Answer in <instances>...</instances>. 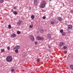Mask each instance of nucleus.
Listing matches in <instances>:
<instances>
[{
  "label": "nucleus",
  "instance_id": "7",
  "mask_svg": "<svg viewBox=\"0 0 73 73\" xmlns=\"http://www.w3.org/2000/svg\"><path fill=\"white\" fill-rule=\"evenodd\" d=\"M34 3L36 5H37V3H37V0H35L34 1Z\"/></svg>",
  "mask_w": 73,
  "mask_h": 73
},
{
  "label": "nucleus",
  "instance_id": "4",
  "mask_svg": "<svg viewBox=\"0 0 73 73\" xmlns=\"http://www.w3.org/2000/svg\"><path fill=\"white\" fill-rule=\"evenodd\" d=\"M22 22H23L22 21H21V20L19 21L17 23V24H18L19 25H21L22 24Z\"/></svg>",
  "mask_w": 73,
  "mask_h": 73
},
{
  "label": "nucleus",
  "instance_id": "10",
  "mask_svg": "<svg viewBox=\"0 0 73 73\" xmlns=\"http://www.w3.org/2000/svg\"><path fill=\"white\" fill-rule=\"evenodd\" d=\"M45 5H44V4H43L42 3V4H41V8H44V7H45Z\"/></svg>",
  "mask_w": 73,
  "mask_h": 73
},
{
  "label": "nucleus",
  "instance_id": "29",
  "mask_svg": "<svg viewBox=\"0 0 73 73\" xmlns=\"http://www.w3.org/2000/svg\"><path fill=\"white\" fill-rule=\"evenodd\" d=\"M70 13L72 14H73V10H71L70 11Z\"/></svg>",
  "mask_w": 73,
  "mask_h": 73
},
{
  "label": "nucleus",
  "instance_id": "35",
  "mask_svg": "<svg viewBox=\"0 0 73 73\" xmlns=\"http://www.w3.org/2000/svg\"><path fill=\"white\" fill-rule=\"evenodd\" d=\"M49 1H51V0H49Z\"/></svg>",
  "mask_w": 73,
  "mask_h": 73
},
{
  "label": "nucleus",
  "instance_id": "34",
  "mask_svg": "<svg viewBox=\"0 0 73 73\" xmlns=\"http://www.w3.org/2000/svg\"><path fill=\"white\" fill-rule=\"evenodd\" d=\"M13 9H12L11 11V12H13Z\"/></svg>",
  "mask_w": 73,
  "mask_h": 73
},
{
  "label": "nucleus",
  "instance_id": "30",
  "mask_svg": "<svg viewBox=\"0 0 73 73\" xmlns=\"http://www.w3.org/2000/svg\"><path fill=\"white\" fill-rule=\"evenodd\" d=\"M14 71H15V70L14 69H13L11 70V71L12 72H13Z\"/></svg>",
  "mask_w": 73,
  "mask_h": 73
},
{
  "label": "nucleus",
  "instance_id": "9",
  "mask_svg": "<svg viewBox=\"0 0 73 73\" xmlns=\"http://www.w3.org/2000/svg\"><path fill=\"white\" fill-rule=\"evenodd\" d=\"M11 36L12 37H15L16 35L15 34H13L11 35Z\"/></svg>",
  "mask_w": 73,
  "mask_h": 73
},
{
  "label": "nucleus",
  "instance_id": "21",
  "mask_svg": "<svg viewBox=\"0 0 73 73\" xmlns=\"http://www.w3.org/2000/svg\"><path fill=\"white\" fill-rule=\"evenodd\" d=\"M40 33H43L44 32V30L43 29H41L40 31Z\"/></svg>",
  "mask_w": 73,
  "mask_h": 73
},
{
  "label": "nucleus",
  "instance_id": "24",
  "mask_svg": "<svg viewBox=\"0 0 73 73\" xmlns=\"http://www.w3.org/2000/svg\"><path fill=\"white\" fill-rule=\"evenodd\" d=\"M29 27L30 28H33V25H31L29 26Z\"/></svg>",
  "mask_w": 73,
  "mask_h": 73
},
{
  "label": "nucleus",
  "instance_id": "23",
  "mask_svg": "<svg viewBox=\"0 0 73 73\" xmlns=\"http://www.w3.org/2000/svg\"><path fill=\"white\" fill-rule=\"evenodd\" d=\"M67 48V46H64L63 47V48L64 49H66Z\"/></svg>",
  "mask_w": 73,
  "mask_h": 73
},
{
  "label": "nucleus",
  "instance_id": "5",
  "mask_svg": "<svg viewBox=\"0 0 73 73\" xmlns=\"http://www.w3.org/2000/svg\"><path fill=\"white\" fill-rule=\"evenodd\" d=\"M65 45V43L64 42H61L60 44V46H64Z\"/></svg>",
  "mask_w": 73,
  "mask_h": 73
},
{
  "label": "nucleus",
  "instance_id": "19",
  "mask_svg": "<svg viewBox=\"0 0 73 73\" xmlns=\"http://www.w3.org/2000/svg\"><path fill=\"white\" fill-rule=\"evenodd\" d=\"M50 23H51V24L52 25H53V24H54V22H53V21H51L50 22Z\"/></svg>",
  "mask_w": 73,
  "mask_h": 73
},
{
  "label": "nucleus",
  "instance_id": "20",
  "mask_svg": "<svg viewBox=\"0 0 73 73\" xmlns=\"http://www.w3.org/2000/svg\"><path fill=\"white\" fill-rule=\"evenodd\" d=\"M8 28L9 29H11V25L10 24L8 26Z\"/></svg>",
  "mask_w": 73,
  "mask_h": 73
},
{
  "label": "nucleus",
  "instance_id": "31",
  "mask_svg": "<svg viewBox=\"0 0 73 73\" xmlns=\"http://www.w3.org/2000/svg\"><path fill=\"white\" fill-rule=\"evenodd\" d=\"M42 19H46V17L45 16L43 17Z\"/></svg>",
  "mask_w": 73,
  "mask_h": 73
},
{
  "label": "nucleus",
  "instance_id": "18",
  "mask_svg": "<svg viewBox=\"0 0 73 73\" xmlns=\"http://www.w3.org/2000/svg\"><path fill=\"white\" fill-rule=\"evenodd\" d=\"M4 1V0H1L0 1V3H1V4H2V3H3Z\"/></svg>",
  "mask_w": 73,
  "mask_h": 73
},
{
  "label": "nucleus",
  "instance_id": "1",
  "mask_svg": "<svg viewBox=\"0 0 73 73\" xmlns=\"http://www.w3.org/2000/svg\"><path fill=\"white\" fill-rule=\"evenodd\" d=\"M12 60V57L11 56H8L6 57V60L7 62H11Z\"/></svg>",
  "mask_w": 73,
  "mask_h": 73
},
{
  "label": "nucleus",
  "instance_id": "6",
  "mask_svg": "<svg viewBox=\"0 0 73 73\" xmlns=\"http://www.w3.org/2000/svg\"><path fill=\"white\" fill-rule=\"evenodd\" d=\"M73 26L72 25H69L68 26V29H72V28Z\"/></svg>",
  "mask_w": 73,
  "mask_h": 73
},
{
  "label": "nucleus",
  "instance_id": "17",
  "mask_svg": "<svg viewBox=\"0 0 73 73\" xmlns=\"http://www.w3.org/2000/svg\"><path fill=\"white\" fill-rule=\"evenodd\" d=\"M31 18L32 19H35V15H31Z\"/></svg>",
  "mask_w": 73,
  "mask_h": 73
},
{
  "label": "nucleus",
  "instance_id": "12",
  "mask_svg": "<svg viewBox=\"0 0 73 73\" xmlns=\"http://www.w3.org/2000/svg\"><path fill=\"white\" fill-rule=\"evenodd\" d=\"M58 19L59 21H62V18L61 17H58Z\"/></svg>",
  "mask_w": 73,
  "mask_h": 73
},
{
  "label": "nucleus",
  "instance_id": "3",
  "mask_svg": "<svg viewBox=\"0 0 73 73\" xmlns=\"http://www.w3.org/2000/svg\"><path fill=\"white\" fill-rule=\"evenodd\" d=\"M36 38L38 40H42L44 39L43 37H40V36H38Z\"/></svg>",
  "mask_w": 73,
  "mask_h": 73
},
{
  "label": "nucleus",
  "instance_id": "27",
  "mask_svg": "<svg viewBox=\"0 0 73 73\" xmlns=\"http://www.w3.org/2000/svg\"><path fill=\"white\" fill-rule=\"evenodd\" d=\"M7 49L9 50H10V47H9V46H8L7 47Z\"/></svg>",
  "mask_w": 73,
  "mask_h": 73
},
{
  "label": "nucleus",
  "instance_id": "25",
  "mask_svg": "<svg viewBox=\"0 0 73 73\" xmlns=\"http://www.w3.org/2000/svg\"><path fill=\"white\" fill-rule=\"evenodd\" d=\"M17 33L18 35H20V32L19 31H18Z\"/></svg>",
  "mask_w": 73,
  "mask_h": 73
},
{
  "label": "nucleus",
  "instance_id": "28",
  "mask_svg": "<svg viewBox=\"0 0 73 73\" xmlns=\"http://www.w3.org/2000/svg\"><path fill=\"white\" fill-rule=\"evenodd\" d=\"M40 59H37V62H40Z\"/></svg>",
  "mask_w": 73,
  "mask_h": 73
},
{
  "label": "nucleus",
  "instance_id": "14",
  "mask_svg": "<svg viewBox=\"0 0 73 73\" xmlns=\"http://www.w3.org/2000/svg\"><path fill=\"white\" fill-rule=\"evenodd\" d=\"M42 4L46 5V2H45V1H42Z\"/></svg>",
  "mask_w": 73,
  "mask_h": 73
},
{
  "label": "nucleus",
  "instance_id": "15",
  "mask_svg": "<svg viewBox=\"0 0 73 73\" xmlns=\"http://www.w3.org/2000/svg\"><path fill=\"white\" fill-rule=\"evenodd\" d=\"M1 51L2 53H3L4 52H5V50L4 49H1Z\"/></svg>",
  "mask_w": 73,
  "mask_h": 73
},
{
  "label": "nucleus",
  "instance_id": "13",
  "mask_svg": "<svg viewBox=\"0 0 73 73\" xmlns=\"http://www.w3.org/2000/svg\"><path fill=\"white\" fill-rule=\"evenodd\" d=\"M20 48V46H16L15 47L16 49L18 50Z\"/></svg>",
  "mask_w": 73,
  "mask_h": 73
},
{
  "label": "nucleus",
  "instance_id": "32",
  "mask_svg": "<svg viewBox=\"0 0 73 73\" xmlns=\"http://www.w3.org/2000/svg\"><path fill=\"white\" fill-rule=\"evenodd\" d=\"M35 44L36 45H37V42H35Z\"/></svg>",
  "mask_w": 73,
  "mask_h": 73
},
{
  "label": "nucleus",
  "instance_id": "2",
  "mask_svg": "<svg viewBox=\"0 0 73 73\" xmlns=\"http://www.w3.org/2000/svg\"><path fill=\"white\" fill-rule=\"evenodd\" d=\"M29 38L32 41H33L34 40H35V38H34V37L33 36L31 35L29 36Z\"/></svg>",
  "mask_w": 73,
  "mask_h": 73
},
{
  "label": "nucleus",
  "instance_id": "26",
  "mask_svg": "<svg viewBox=\"0 0 73 73\" xmlns=\"http://www.w3.org/2000/svg\"><path fill=\"white\" fill-rule=\"evenodd\" d=\"M18 52H19V51L17 49L15 50V52L16 53H17Z\"/></svg>",
  "mask_w": 73,
  "mask_h": 73
},
{
  "label": "nucleus",
  "instance_id": "16",
  "mask_svg": "<svg viewBox=\"0 0 73 73\" xmlns=\"http://www.w3.org/2000/svg\"><path fill=\"white\" fill-rule=\"evenodd\" d=\"M62 36H65L66 35V33L65 32H63L62 33Z\"/></svg>",
  "mask_w": 73,
  "mask_h": 73
},
{
  "label": "nucleus",
  "instance_id": "22",
  "mask_svg": "<svg viewBox=\"0 0 73 73\" xmlns=\"http://www.w3.org/2000/svg\"><path fill=\"white\" fill-rule=\"evenodd\" d=\"M63 31V30L62 29H61L60 31V32L61 33H62L64 32Z\"/></svg>",
  "mask_w": 73,
  "mask_h": 73
},
{
  "label": "nucleus",
  "instance_id": "8",
  "mask_svg": "<svg viewBox=\"0 0 73 73\" xmlns=\"http://www.w3.org/2000/svg\"><path fill=\"white\" fill-rule=\"evenodd\" d=\"M47 36L48 38H51V35L50 34H48L47 35Z\"/></svg>",
  "mask_w": 73,
  "mask_h": 73
},
{
  "label": "nucleus",
  "instance_id": "33",
  "mask_svg": "<svg viewBox=\"0 0 73 73\" xmlns=\"http://www.w3.org/2000/svg\"><path fill=\"white\" fill-rule=\"evenodd\" d=\"M16 7H15L13 8V9H16Z\"/></svg>",
  "mask_w": 73,
  "mask_h": 73
},
{
  "label": "nucleus",
  "instance_id": "11",
  "mask_svg": "<svg viewBox=\"0 0 73 73\" xmlns=\"http://www.w3.org/2000/svg\"><path fill=\"white\" fill-rule=\"evenodd\" d=\"M13 13L14 14V15H16L18 14V13H17V11H14L13 12Z\"/></svg>",
  "mask_w": 73,
  "mask_h": 73
}]
</instances>
